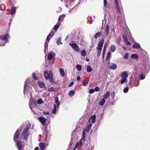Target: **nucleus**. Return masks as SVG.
<instances>
[{
    "mask_svg": "<svg viewBox=\"0 0 150 150\" xmlns=\"http://www.w3.org/2000/svg\"><path fill=\"white\" fill-rule=\"evenodd\" d=\"M92 126V124L91 123H89L87 125V127H86L91 129Z\"/></svg>",
    "mask_w": 150,
    "mask_h": 150,
    "instance_id": "obj_55",
    "label": "nucleus"
},
{
    "mask_svg": "<svg viewBox=\"0 0 150 150\" xmlns=\"http://www.w3.org/2000/svg\"><path fill=\"white\" fill-rule=\"evenodd\" d=\"M90 129H91L90 128H87V127H86V131L88 133L89 131H90Z\"/></svg>",
    "mask_w": 150,
    "mask_h": 150,
    "instance_id": "obj_58",
    "label": "nucleus"
},
{
    "mask_svg": "<svg viewBox=\"0 0 150 150\" xmlns=\"http://www.w3.org/2000/svg\"><path fill=\"white\" fill-rule=\"evenodd\" d=\"M45 78L48 79L51 77H52V72L49 71V73H48L47 71H45L44 74Z\"/></svg>",
    "mask_w": 150,
    "mask_h": 150,
    "instance_id": "obj_7",
    "label": "nucleus"
},
{
    "mask_svg": "<svg viewBox=\"0 0 150 150\" xmlns=\"http://www.w3.org/2000/svg\"><path fill=\"white\" fill-rule=\"evenodd\" d=\"M85 132L84 130H83L82 132V138L81 139V140H83V141H84L85 140Z\"/></svg>",
    "mask_w": 150,
    "mask_h": 150,
    "instance_id": "obj_35",
    "label": "nucleus"
},
{
    "mask_svg": "<svg viewBox=\"0 0 150 150\" xmlns=\"http://www.w3.org/2000/svg\"><path fill=\"white\" fill-rule=\"evenodd\" d=\"M38 119L40 122L43 125L45 126L47 125V124L46 123L47 119L45 118L42 117L40 116L39 118H38Z\"/></svg>",
    "mask_w": 150,
    "mask_h": 150,
    "instance_id": "obj_5",
    "label": "nucleus"
},
{
    "mask_svg": "<svg viewBox=\"0 0 150 150\" xmlns=\"http://www.w3.org/2000/svg\"><path fill=\"white\" fill-rule=\"evenodd\" d=\"M106 48V47L105 45L104 46V47H103V59H104V55L105 53Z\"/></svg>",
    "mask_w": 150,
    "mask_h": 150,
    "instance_id": "obj_32",
    "label": "nucleus"
},
{
    "mask_svg": "<svg viewBox=\"0 0 150 150\" xmlns=\"http://www.w3.org/2000/svg\"><path fill=\"white\" fill-rule=\"evenodd\" d=\"M37 83L40 88H44L46 87L45 83L42 81H39Z\"/></svg>",
    "mask_w": 150,
    "mask_h": 150,
    "instance_id": "obj_11",
    "label": "nucleus"
},
{
    "mask_svg": "<svg viewBox=\"0 0 150 150\" xmlns=\"http://www.w3.org/2000/svg\"><path fill=\"white\" fill-rule=\"evenodd\" d=\"M128 54L127 53H126L125 54L123 57V58L124 59H127L128 58Z\"/></svg>",
    "mask_w": 150,
    "mask_h": 150,
    "instance_id": "obj_41",
    "label": "nucleus"
},
{
    "mask_svg": "<svg viewBox=\"0 0 150 150\" xmlns=\"http://www.w3.org/2000/svg\"><path fill=\"white\" fill-rule=\"evenodd\" d=\"M132 47L134 48H138L140 47V45L137 43H136L132 45Z\"/></svg>",
    "mask_w": 150,
    "mask_h": 150,
    "instance_id": "obj_21",
    "label": "nucleus"
},
{
    "mask_svg": "<svg viewBox=\"0 0 150 150\" xmlns=\"http://www.w3.org/2000/svg\"><path fill=\"white\" fill-rule=\"evenodd\" d=\"M94 91H100V88H99L97 86V87H95V88H94Z\"/></svg>",
    "mask_w": 150,
    "mask_h": 150,
    "instance_id": "obj_52",
    "label": "nucleus"
},
{
    "mask_svg": "<svg viewBox=\"0 0 150 150\" xmlns=\"http://www.w3.org/2000/svg\"><path fill=\"white\" fill-rule=\"evenodd\" d=\"M128 76L127 74L125 72H123L121 75V77L122 78H125Z\"/></svg>",
    "mask_w": 150,
    "mask_h": 150,
    "instance_id": "obj_22",
    "label": "nucleus"
},
{
    "mask_svg": "<svg viewBox=\"0 0 150 150\" xmlns=\"http://www.w3.org/2000/svg\"><path fill=\"white\" fill-rule=\"evenodd\" d=\"M16 8L15 7H12L11 8V14L12 15H14L16 13Z\"/></svg>",
    "mask_w": 150,
    "mask_h": 150,
    "instance_id": "obj_20",
    "label": "nucleus"
},
{
    "mask_svg": "<svg viewBox=\"0 0 150 150\" xmlns=\"http://www.w3.org/2000/svg\"><path fill=\"white\" fill-rule=\"evenodd\" d=\"M49 79V81L52 84H54V79H53V76H52V77H51L49 78H48Z\"/></svg>",
    "mask_w": 150,
    "mask_h": 150,
    "instance_id": "obj_34",
    "label": "nucleus"
},
{
    "mask_svg": "<svg viewBox=\"0 0 150 150\" xmlns=\"http://www.w3.org/2000/svg\"><path fill=\"white\" fill-rule=\"evenodd\" d=\"M108 66L109 68L112 70L116 69L117 67V66L116 64L113 63H110L109 62H108Z\"/></svg>",
    "mask_w": 150,
    "mask_h": 150,
    "instance_id": "obj_6",
    "label": "nucleus"
},
{
    "mask_svg": "<svg viewBox=\"0 0 150 150\" xmlns=\"http://www.w3.org/2000/svg\"><path fill=\"white\" fill-rule=\"evenodd\" d=\"M28 80H27L25 82V83L24 86V93L25 94L26 93L27 95L28 93V89L27 88L28 87Z\"/></svg>",
    "mask_w": 150,
    "mask_h": 150,
    "instance_id": "obj_9",
    "label": "nucleus"
},
{
    "mask_svg": "<svg viewBox=\"0 0 150 150\" xmlns=\"http://www.w3.org/2000/svg\"><path fill=\"white\" fill-rule=\"evenodd\" d=\"M110 5L109 4H108L107 5V6H106L105 7L109 8H110Z\"/></svg>",
    "mask_w": 150,
    "mask_h": 150,
    "instance_id": "obj_62",
    "label": "nucleus"
},
{
    "mask_svg": "<svg viewBox=\"0 0 150 150\" xmlns=\"http://www.w3.org/2000/svg\"><path fill=\"white\" fill-rule=\"evenodd\" d=\"M86 52L85 50H82L81 52V56H85L86 55Z\"/></svg>",
    "mask_w": 150,
    "mask_h": 150,
    "instance_id": "obj_38",
    "label": "nucleus"
},
{
    "mask_svg": "<svg viewBox=\"0 0 150 150\" xmlns=\"http://www.w3.org/2000/svg\"><path fill=\"white\" fill-rule=\"evenodd\" d=\"M140 79L141 80H143L145 78V76L142 74H141L139 76Z\"/></svg>",
    "mask_w": 150,
    "mask_h": 150,
    "instance_id": "obj_45",
    "label": "nucleus"
},
{
    "mask_svg": "<svg viewBox=\"0 0 150 150\" xmlns=\"http://www.w3.org/2000/svg\"><path fill=\"white\" fill-rule=\"evenodd\" d=\"M57 110H56V106L55 104H54V107L52 111V113L53 114H55L56 113Z\"/></svg>",
    "mask_w": 150,
    "mask_h": 150,
    "instance_id": "obj_36",
    "label": "nucleus"
},
{
    "mask_svg": "<svg viewBox=\"0 0 150 150\" xmlns=\"http://www.w3.org/2000/svg\"><path fill=\"white\" fill-rule=\"evenodd\" d=\"M122 79L121 80L120 83L121 84H122L123 83L125 82V81L126 80V79L125 78H122Z\"/></svg>",
    "mask_w": 150,
    "mask_h": 150,
    "instance_id": "obj_49",
    "label": "nucleus"
},
{
    "mask_svg": "<svg viewBox=\"0 0 150 150\" xmlns=\"http://www.w3.org/2000/svg\"><path fill=\"white\" fill-rule=\"evenodd\" d=\"M61 42V38H59L57 41V44L59 45H60V44Z\"/></svg>",
    "mask_w": 150,
    "mask_h": 150,
    "instance_id": "obj_44",
    "label": "nucleus"
},
{
    "mask_svg": "<svg viewBox=\"0 0 150 150\" xmlns=\"http://www.w3.org/2000/svg\"><path fill=\"white\" fill-rule=\"evenodd\" d=\"M74 84V82H73V81L71 82L70 83V84L68 85V87H70L71 86H72Z\"/></svg>",
    "mask_w": 150,
    "mask_h": 150,
    "instance_id": "obj_57",
    "label": "nucleus"
},
{
    "mask_svg": "<svg viewBox=\"0 0 150 150\" xmlns=\"http://www.w3.org/2000/svg\"><path fill=\"white\" fill-rule=\"evenodd\" d=\"M39 145L40 150H43L46 147V144L45 143L40 142L39 143Z\"/></svg>",
    "mask_w": 150,
    "mask_h": 150,
    "instance_id": "obj_12",
    "label": "nucleus"
},
{
    "mask_svg": "<svg viewBox=\"0 0 150 150\" xmlns=\"http://www.w3.org/2000/svg\"><path fill=\"white\" fill-rule=\"evenodd\" d=\"M96 115L95 114H94L93 115H92L90 118L88 120V122H90V120L91 119V122L92 123H94L95 122V120L96 119Z\"/></svg>",
    "mask_w": 150,
    "mask_h": 150,
    "instance_id": "obj_14",
    "label": "nucleus"
},
{
    "mask_svg": "<svg viewBox=\"0 0 150 150\" xmlns=\"http://www.w3.org/2000/svg\"><path fill=\"white\" fill-rule=\"evenodd\" d=\"M72 43H69V45L76 52H78L80 50V48L75 41H72Z\"/></svg>",
    "mask_w": 150,
    "mask_h": 150,
    "instance_id": "obj_3",
    "label": "nucleus"
},
{
    "mask_svg": "<svg viewBox=\"0 0 150 150\" xmlns=\"http://www.w3.org/2000/svg\"><path fill=\"white\" fill-rule=\"evenodd\" d=\"M43 113L44 115H49L50 114L49 112H48L46 111L44 112H43Z\"/></svg>",
    "mask_w": 150,
    "mask_h": 150,
    "instance_id": "obj_59",
    "label": "nucleus"
},
{
    "mask_svg": "<svg viewBox=\"0 0 150 150\" xmlns=\"http://www.w3.org/2000/svg\"><path fill=\"white\" fill-rule=\"evenodd\" d=\"M61 25L60 23H58L55 25L53 28V29L54 31L57 30L59 28V25Z\"/></svg>",
    "mask_w": 150,
    "mask_h": 150,
    "instance_id": "obj_24",
    "label": "nucleus"
},
{
    "mask_svg": "<svg viewBox=\"0 0 150 150\" xmlns=\"http://www.w3.org/2000/svg\"><path fill=\"white\" fill-rule=\"evenodd\" d=\"M107 0H103L104 6V7L107 6Z\"/></svg>",
    "mask_w": 150,
    "mask_h": 150,
    "instance_id": "obj_48",
    "label": "nucleus"
},
{
    "mask_svg": "<svg viewBox=\"0 0 150 150\" xmlns=\"http://www.w3.org/2000/svg\"><path fill=\"white\" fill-rule=\"evenodd\" d=\"M65 16V15L63 14L59 16L58 18V20L62 22L64 19V18Z\"/></svg>",
    "mask_w": 150,
    "mask_h": 150,
    "instance_id": "obj_19",
    "label": "nucleus"
},
{
    "mask_svg": "<svg viewBox=\"0 0 150 150\" xmlns=\"http://www.w3.org/2000/svg\"><path fill=\"white\" fill-rule=\"evenodd\" d=\"M16 145L18 150H21L23 146L21 142V141L17 142L16 143Z\"/></svg>",
    "mask_w": 150,
    "mask_h": 150,
    "instance_id": "obj_13",
    "label": "nucleus"
},
{
    "mask_svg": "<svg viewBox=\"0 0 150 150\" xmlns=\"http://www.w3.org/2000/svg\"><path fill=\"white\" fill-rule=\"evenodd\" d=\"M60 74L63 77L64 76L65 73L64 70L62 68H60L59 69Z\"/></svg>",
    "mask_w": 150,
    "mask_h": 150,
    "instance_id": "obj_18",
    "label": "nucleus"
},
{
    "mask_svg": "<svg viewBox=\"0 0 150 150\" xmlns=\"http://www.w3.org/2000/svg\"><path fill=\"white\" fill-rule=\"evenodd\" d=\"M115 95V92L114 91H112L111 93V96L113 99L114 98Z\"/></svg>",
    "mask_w": 150,
    "mask_h": 150,
    "instance_id": "obj_47",
    "label": "nucleus"
},
{
    "mask_svg": "<svg viewBox=\"0 0 150 150\" xmlns=\"http://www.w3.org/2000/svg\"><path fill=\"white\" fill-rule=\"evenodd\" d=\"M131 58L132 59H138V56L137 54H132L131 55Z\"/></svg>",
    "mask_w": 150,
    "mask_h": 150,
    "instance_id": "obj_23",
    "label": "nucleus"
},
{
    "mask_svg": "<svg viewBox=\"0 0 150 150\" xmlns=\"http://www.w3.org/2000/svg\"><path fill=\"white\" fill-rule=\"evenodd\" d=\"M76 68L79 71H80L82 69L81 66L79 64H77L76 65Z\"/></svg>",
    "mask_w": 150,
    "mask_h": 150,
    "instance_id": "obj_37",
    "label": "nucleus"
},
{
    "mask_svg": "<svg viewBox=\"0 0 150 150\" xmlns=\"http://www.w3.org/2000/svg\"><path fill=\"white\" fill-rule=\"evenodd\" d=\"M105 99L104 98L102 99L100 101L99 103V105L101 106H103L104 103H105Z\"/></svg>",
    "mask_w": 150,
    "mask_h": 150,
    "instance_id": "obj_25",
    "label": "nucleus"
},
{
    "mask_svg": "<svg viewBox=\"0 0 150 150\" xmlns=\"http://www.w3.org/2000/svg\"><path fill=\"white\" fill-rule=\"evenodd\" d=\"M109 30V26L108 25H107L105 27V29L104 33H105L106 35H108Z\"/></svg>",
    "mask_w": 150,
    "mask_h": 150,
    "instance_id": "obj_16",
    "label": "nucleus"
},
{
    "mask_svg": "<svg viewBox=\"0 0 150 150\" xmlns=\"http://www.w3.org/2000/svg\"><path fill=\"white\" fill-rule=\"evenodd\" d=\"M39 150V148L38 147H36L35 149V150Z\"/></svg>",
    "mask_w": 150,
    "mask_h": 150,
    "instance_id": "obj_64",
    "label": "nucleus"
},
{
    "mask_svg": "<svg viewBox=\"0 0 150 150\" xmlns=\"http://www.w3.org/2000/svg\"><path fill=\"white\" fill-rule=\"evenodd\" d=\"M115 49L116 47L114 45H112L110 46V50L112 52H114L115 51Z\"/></svg>",
    "mask_w": 150,
    "mask_h": 150,
    "instance_id": "obj_29",
    "label": "nucleus"
},
{
    "mask_svg": "<svg viewBox=\"0 0 150 150\" xmlns=\"http://www.w3.org/2000/svg\"><path fill=\"white\" fill-rule=\"evenodd\" d=\"M49 41H46V42H45V48L46 47H47L48 46V43Z\"/></svg>",
    "mask_w": 150,
    "mask_h": 150,
    "instance_id": "obj_53",
    "label": "nucleus"
},
{
    "mask_svg": "<svg viewBox=\"0 0 150 150\" xmlns=\"http://www.w3.org/2000/svg\"><path fill=\"white\" fill-rule=\"evenodd\" d=\"M54 34V33H53V30H52L51 32L49 34H50V35H51V36H52Z\"/></svg>",
    "mask_w": 150,
    "mask_h": 150,
    "instance_id": "obj_61",
    "label": "nucleus"
},
{
    "mask_svg": "<svg viewBox=\"0 0 150 150\" xmlns=\"http://www.w3.org/2000/svg\"><path fill=\"white\" fill-rule=\"evenodd\" d=\"M56 90V88H55L53 87H51V88H49L47 89V90L49 92H54Z\"/></svg>",
    "mask_w": 150,
    "mask_h": 150,
    "instance_id": "obj_28",
    "label": "nucleus"
},
{
    "mask_svg": "<svg viewBox=\"0 0 150 150\" xmlns=\"http://www.w3.org/2000/svg\"><path fill=\"white\" fill-rule=\"evenodd\" d=\"M44 103V101L42 100V99H39L37 101V103L38 104H40Z\"/></svg>",
    "mask_w": 150,
    "mask_h": 150,
    "instance_id": "obj_39",
    "label": "nucleus"
},
{
    "mask_svg": "<svg viewBox=\"0 0 150 150\" xmlns=\"http://www.w3.org/2000/svg\"><path fill=\"white\" fill-rule=\"evenodd\" d=\"M75 93V91L73 90L70 91L69 93V95L71 96H72Z\"/></svg>",
    "mask_w": 150,
    "mask_h": 150,
    "instance_id": "obj_31",
    "label": "nucleus"
},
{
    "mask_svg": "<svg viewBox=\"0 0 150 150\" xmlns=\"http://www.w3.org/2000/svg\"><path fill=\"white\" fill-rule=\"evenodd\" d=\"M19 129H18L16 132L14 134L13 137L14 140L15 142H16L17 139L18 138V136L19 134Z\"/></svg>",
    "mask_w": 150,
    "mask_h": 150,
    "instance_id": "obj_10",
    "label": "nucleus"
},
{
    "mask_svg": "<svg viewBox=\"0 0 150 150\" xmlns=\"http://www.w3.org/2000/svg\"><path fill=\"white\" fill-rule=\"evenodd\" d=\"M83 140H81V139L80 140V146H82L83 145V142H82V141Z\"/></svg>",
    "mask_w": 150,
    "mask_h": 150,
    "instance_id": "obj_60",
    "label": "nucleus"
},
{
    "mask_svg": "<svg viewBox=\"0 0 150 150\" xmlns=\"http://www.w3.org/2000/svg\"><path fill=\"white\" fill-rule=\"evenodd\" d=\"M102 35V33L99 32L97 33L95 35L94 37L95 39H97L98 37L101 36Z\"/></svg>",
    "mask_w": 150,
    "mask_h": 150,
    "instance_id": "obj_17",
    "label": "nucleus"
},
{
    "mask_svg": "<svg viewBox=\"0 0 150 150\" xmlns=\"http://www.w3.org/2000/svg\"><path fill=\"white\" fill-rule=\"evenodd\" d=\"M81 79V77L79 76H78L77 77V80H79Z\"/></svg>",
    "mask_w": 150,
    "mask_h": 150,
    "instance_id": "obj_63",
    "label": "nucleus"
},
{
    "mask_svg": "<svg viewBox=\"0 0 150 150\" xmlns=\"http://www.w3.org/2000/svg\"><path fill=\"white\" fill-rule=\"evenodd\" d=\"M110 54L111 52L110 51H109L107 54V55L106 57V61L108 60L111 57Z\"/></svg>",
    "mask_w": 150,
    "mask_h": 150,
    "instance_id": "obj_30",
    "label": "nucleus"
},
{
    "mask_svg": "<svg viewBox=\"0 0 150 150\" xmlns=\"http://www.w3.org/2000/svg\"><path fill=\"white\" fill-rule=\"evenodd\" d=\"M28 127L27 126L26 129L23 131L22 133L23 137L27 141L28 135Z\"/></svg>",
    "mask_w": 150,
    "mask_h": 150,
    "instance_id": "obj_4",
    "label": "nucleus"
},
{
    "mask_svg": "<svg viewBox=\"0 0 150 150\" xmlns=\"http://www.w3.org/2000/svg\"><path fill=\"white\" fill-rule=\"evenodd\" d=\"M79 142L77 143L75 145V147L73 150H75L76 148H79Z\"/></svg>",
    "mask_w": 150,
    "mask_h": 150,
    "instance_id": "obj_54",
    "label": "nucleus"
},
{
    "mask_svg": "<svg viewBox=\"0 0 150 150\" xmlns=\"http://www.w3.org/2000/svg\"><path fill=\"white\" fill-rule=\"evenodd\" d=\"M9 38V35L8 34L6 33L5 34L1 35L0 36V39L1 40H5Z\"/></svg>",
    "mask_w": 150,
    "mask_h": 150,
    "instance_id": "obj_8",
    "label": "nucleus"
},
{
    "mask_svg": "<svg viewBox=\"0 0 150 150\" xmlns=\"http://www.w3.org/2000/svg\"><path fill=\"white\" fill-rule=\"evenodd\" d=\"M128 90L129 88L128 87H125L123 90V91L124 93H126L128 91Z\"/></svg>",
    "mask_w": 150,
    "mask_h": 150,
    "instance_id": "obj_46",
    "label": "nucleus"
},
{
    "mask_svg": "<svg viewBox=\"0 0 150 150\" xmlns=\"http://www.w3.org/2000/svg\"><path fill=\"white\" fill-rule=\"evenodd\" d=\"M114 5L115 6V8L117 9V12L120 13V9L122 8L121 3L118 1L117 0H114Z\"/></svg>",
    "mask_w": 150,
    "mask_h": 150,
    "instance_id": "obj_2",
    "label": "nucleus"
},
{
    "mask_svg": "<svg viewBox=\"0 0 150 150\" xmlns=\"http://www.w3.org/2000/svg\"><path fill=\"white\" fill-rule=\"evenodd\" d=\"M104 42V39H101V40L99 41L98 44L96 47L97 53V55L98 57H99L100 55Z\"/></svg>",
    "mask_w": 150,
    "mask_h": 150,
    "instance_id": "obj_1",
    "label": "nucleus"
},
{
    "mask_svg": "<svg viewBox=\"0 0 150 150\" xmlns=\"http://www.w3.org/2000/svg\"><path fill=\"white\" fill-rule=\"evenodd\" d=\"M88 82H85V81L83 82L82 83V85L84 86H86L88 84Z\"/></svg>",
    "mask_w": 150,
    "mask_h": 150,
    "instance_id": "obj_56",
    "label": "nucleus"
},
{
    "mask_svg": "<svg viewBox=\"0 0 150 150\" xmlns=\"http://www.w3.org/2000/svg\"><path fill=\"white\" fill-rule=\"evenodd\" d=\"M110 92L109 91H107L103 96V97L105 99H108L110 96Z\"/></svg>",
    "mask_w": 150,
    "mask_h": 150,
    "instance_id": "obj_15",
    "label": "nucleus"
},
{
    "mask_svg": "<svg viewBox=\"0 0 150 150\" xmlns=\"http://www.w3.org/2000/svg\"><path fill=\"white\" fill-rule=\"evenodd\" d=\"M52 37V36L50 35V34H48L46 38L47 41H49Z\"/></svg>",
    "mask_w": 150,
    "mask_h": 150,
    "instance_id": "obj_43",
    "label": "nucleus"
},
{
    "mask_svg": "<svg viewBox=\"0 0 150 150\" xmlns=\"http://www.w3.org/2000/svg\"><path fill=\"white\" fill-rule=\"evenodd\" d=\"M123 38L124 41L128 40V38L127 35L125 34H124L123 35Z\"/></svg>",
    "mask_w": 150,
    "mask_h": 150,
    "instance_id": "obj_42",
    "label": "nucleus"
},
{
    "mask_svg": "<svg viewBox=\"0 0 150 150\" xmlns=\"http://www.w3.org/2000/svg\"><path fill=\"white\" fill-rule=\"evenodd\" d=\"M124 42L128 45H130L131 44V43L128 40L125 41Z\"/></svg>",
    "mask_w": 150,
    "mask_h": 150,
    "instance_id": "obj_51",
    "label": "nucleus"
},
{
    "mask_svg": "<svg viewBox=\"0 0 150 150\" xmlns=\"http://www.w3.org/2000/svg\"><path fill=\"white\" fill-rule=\"evenodd\" d=\"M94 90L93 88L91 89H90L89 91V93L92 94L94 93Z\"/></svg>",
    "mask_w": 150,
    "mask_h": 150,
    "instance_id": "obj_50",
    "label": "nucleus"
},
{
    "mask_svg": "<svg viewBox=\"0 0 150 150\" xmlns=\"http://www.w3.org/2000/svg\"><path fill=\"white\" fill-rule=\"evenodd\" d=\"M32 77L35 80H37L38 79V78L36 76V74L35 73H34L33 74Z\"/></svg>",
    "mask_w": 150,
    "mask_h": 150,
    "instance_id": "obj_40",
    "label": "nucleus"
},
{
    "mask_svg": "<svg viewBox=\"0 0 150 150\" xmlns=\"http://www.w3.org/2000/svg\"><path fill=\"white\" fill-rule=\"evenodd\" d=\"M55 103L57 104V107H59V106L60 104V103L59 101L58 98L57 96L55 98Z\"/></svg>",
    "mask_w": 150,
    "mask_h": 150,
    "instance_id": "obj_33",
    "label": "nucleus"
},
{
    "mask_svg": "<svg viewBox=\"0 0 150 150\" xmlns=\"http://www.w3.org/2000/svg\"><path fill=\"white\" fill-rule=\"evenodd\" d=\"M87 71L89 73L91 72L93 69L90 66H87Z\"/></svg>",
    "mask_w": 150,
    "mask_h": 150,
    "instance_id": "obj_27",
    "label": "nucleus"
},
{
    "mask_svg": "<svg viewBox=\"0 0 150 150\" xmlns=\"http://www.w3.org/2000/svg\"><path fill=\"white\" fill-rule=\"evenodd\" d=\"M53 58V56L52 54L50 53L48 54L47 57V59L48 60H51Z\"/></svg>",
    "mask_w": 150,
    "mask_h": 150,
    "instance_id": "obj_26",
    "label": "nucleus"
}]
</instances>
